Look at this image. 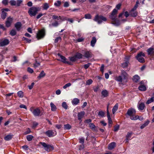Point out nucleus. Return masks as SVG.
I'll return each mask as SVG.
<instances>
[{
	"instance_id": "nucleus-1",
	"label": "nucleus",
	"mask_w": 154,
	"mask_h": 154,
	"mask_svg": "<svg viewBox=\"0 0 154 154\" xmlns=\"http://www.w3.org/2000/svg\"><path fill=\"white\" fill-rule=\"evenodd\" d=\"M117 12V10L114 9L112 11L109 17L110 19L112 20V24L116 26H118L120 25L119 21L116 18V14Z\"/></svg>"
},
{
	"instance_id": "nucleus-2",
	"label": "nucleus",
	"mask_w": 154,
	"mask_h": 154,
	"mask_svg": "<svg viewBox=\"0 0 154 154\" xmlns=\"http://www.w3.org/2000/svg\"><path fill=\"white\" fill-rule=\"evenodd\" d=\"M128 76L127 73L124 70H122L121 75L116 77L115 79L118 82H122L127 78Z\"/></svg>"
},
{
	"instance_id": "nucleus-3",
	"label": "nucleus",
	"mask_w": 154,
	"mask_h": 154,
	"mask_svg": "<svg viewBox=\"0 0 154 154\" xmlns=\"http://www.w3.org/2000/svg\"><path fill=\"white\" fill-rule=\"evenodd\" d=\"M40 10L39 8L32 7L28 11V13L31 17L34 16L36 15L38 11Z\"/></svg>"
},
{
	"instance_id": "nucleus-4",
	"label": "nucleus",
	"mask_w": 154,
	"mask_h": 154,
	"mask_svg": "<svg viewBox=\"0 0 154 154\" xmlns=\"http://www.w3.org/2000/svg\"><path fill=\"white\" fill-rule=\"evenodd\" d=\"M30 110L35 116H41L42 115L41 112L38 108L34 109L32 107L30 108Z\"/></svg>"
},
{
	"instance_id": "nucleus-5",
	"label": "nucleus",
	"mask_w": 154,
	"mask_h": 154,
	"mask_svg": "<svg viewBox=\"0 0 154 154\" xmlns=\"http://www.w3.org/2000/svg\"><path fill=\"white\" fill-rule=\"evenodd\" d=\"M107 19L106 18L102 16H99L97 15L94 20L98 23V24H100L102 23L103 21H106Z\"/></svg>"
},
{
	"instance_id": "nucleus-6",
	"label": "nucleus",
	"mask_w": 154,
	"mask_h": 154,
	"mask_svg": "<svg viewBox=\"0 0 154 154\" xmlns=\"http://www.w3.org/2000/svg\"><path fill=\"white\" fill-rule=\"evenodd\" d=\"M40 143L43 146L47 152L50 151L54 149V147L51 145L47 144L44 142H40Z\"/></svg>"
},
{
	"instance_id": "nucleus-7",
	"label": "nucleus",
	"mask_w": 154,
	"mask_h": 154,
	"mask_svg": "<svg viewBox=\"0 0 154 154\" xmlns=\"http://www.w3.org/2000/svg\"><path fill=\"white\" fill-rule=\"evenodd\" d=\"M145 56V54L142 52H140L138 53L136 56L137 59L140 62L143 63L145 62L144 59L143 57Z\"/></svg>"
},
{
	"instance_id": "nucleus-8",
	"label": "nucleus",
	"mask_w": 154,
	"mask_h": 154,
	"mask_svg": "<svg viewBox=\"0 0 154 154\" xmlns=\"http://www.w3.org/2000/svg\"><path fill=\"white\" fill-rule=\"evenodd\" d=\"M45 35V31L43 29L39 31L37 34L36 36L38 39L43 38Z\"/></svg>"
},
{
	"instance_id": "nucleus-9",
	"label": "nucleus",
	"mask_w": 154,
	"mask_h": 154,
	"mask_svg": "<svg viewBox=\"0 0 154 154\" xmlns=\"http://www.w3.org/2000/svg\"><path fill=\"white\" fill-rule=\"evenodd\" d=\"M45 134L49 137H51L55 136L57 133L56 131H53L52 130H49L45 132Z\"/></svg>"
},
{
	"instance_id": "nucleus-10",
	"label": "nucleus",
	"mask_w": 154,
	"mask_h": 154,
	"mask_svg": "<svg viewBox=\"0 0 154 154\" xmlns=\"http://www.w3.org/2000/svg\"><path fill=\"white\" fill-rule=\"evenodd\" d=\"M9 43V41L8 39H5L0 40V45L3 46L8 45Z\"/></svg>"
},
{
	"instance_id": "nucleus-11",
	"label": "nucleus",
	"mask_w": 154,
	"mask_h": 154,
	"mask_svg": "<svg viewBox=\"0 0 154 154\" xmlns=\"http://www.w3.org/2000/svg\"><path fill=\"white\" fill-rule=\"evenodd\" d=\"M13 19L12 18L10 17H8L5 22L6 26L7 27H9L12 23Z\"/></svg>"
},
{
	"instance_id": "nucleus-12",
	"label": "nucleus",
	"mask_w": 154,
	"mask_h": 154,
	"mask_svg": "<svg viewBox=\"0 0 154 154\" xmlns=\"http://www.w3.org/2000/svg\"><path fill=\"white\" fill-rule=\"evenodd\" d=\"M57 55L58 56L60 57L61 58V61L62 62H63L64 63H67L69 64H70V63L69 62L66 61V59L64 57L61 55L59 54H58Z\"/></svg>"
},
{
	"instance_id": "nucleus-13",
	"label": "nucleus",
	"mask_w": 154,
	"mask_h": 154,
	"mask_svg": "<svg viewBox=\"0 0 154 154\" xmlns=\"http://www.w3.org/2000/svg\"><path fill=\"white\" fill-rule=\"evenodd\" d=\"M136 113L135 110L133 108H131L130 109H129L127 112V114L128 115V116H132L134 114H135Z\"/></svg>"
},
{
	"instance_id": "nucleus-14",
	"label": "nucleus",
	"mask_w": 154,
	"mask_h": 154,
	"mask_svg": "<svg viewBox=\"0 0 154 154\" xmlns=\"http://www.w3.org/2000/svg\"><path fill=\"white\" fill-rule=\"evenodd\" d=\"M137 107L139 110L142 111L144 109L145 105L143 103L139 102L137 105Z\"/></svg>"
},
{
	"instance_id": "nucleus-15",
	"label": "nucleus",
	"mask_w": 154,
	"mask_h": 154,
	"mask_svg": "<svg viewBox=\"0 0 154 154\" xmlns=\"http://www.w3.org/2000/svg\"><path fill=\"white\" fill-rule=\"evenodd\" d=\"M84 54V57L87 58L92 57V54L90 51H85Z\"/></svg>"
},
{
	"instance_id": "nucleus-16",
	"label": "nucleus",
	"mask_w": 154,
	"mask_h": 154,
	"mask_svg": "<svg viewBox=\"0 0 154 154\" xmlns=\"http://www.w3.org/2000/svg\"><path fill=\"white\" fill-rule=\"evenodd\" d=\"M109 103L108 105L107 106V116L108 118V122L109 124H112V121L110 117L109 113L108 111V106L109 105Z\"/></svg>"
},
{
	"instance_id": "nucleus-17",
	"label": "nucleus",
	"mask_w": 154,
	"mask_h": 154,
	"mask_svg": "<svg viewBox=\"0 0 154 154\" xmlns=\"http://www.w3.org/2000/svg\"><path fill=\"white\" fill-rule=\"evenodd\" d=\"M17 31H19L21 29L22 24L21 22H17L14 25Z\"/></svg>"
},
{
	"instance_id": "nucleus-18",
	"label": "nucleus",
	"mask_w": 154,
	"mask_h": 154,
	"mask_svg": "<svg viewBox=\"0 0 154 154\" xmlns=\"http://www.w3.org/2000/svg\"><path fill=\"white\" fill-rule=\"evenodd\" d=\"M116 146V143L114 142H112L109 143L108 145V148L109 150H112L114 149Z\"/></svg>"
},
{
	"instance_id": "nucleus-19",
	"label": "nucleus",
	"mask_w": 154,
	"mask_h": 154,
	"mask_svg": "<svg viewBox=\"0 0 154 154\" xmlns=\"http://www.w3.org/2000/svg\"><path fill=\"white\" fill-rule=\"evenodd\" d=\"M42 7L43 10H47L49 8V5L48 3L45 2L43 4Z\"/></svg>"
},
{
	"instance_id": "nucleus-20",
	"label": "nucleus",
	"mask_w": 154,
	"mask_h": 154,
	"mask_svg": "<svg viewBox=\"0 0 154 154\" xmlns=\"http://www.w3.org/2000/svg\"><path fill=\"white\" fill-rule=\"evenodd\" d=\"M85 114V112L83 111H82L79 112L78 114V117L79 120H81Z\"/></svg>"
},
{
	"instance_id": "nucleus-21",
	"label": "nucleus",
	"mask_w": 154,
	"mask_h": 154,
	"mask_svg": "<svg viewBox=\"0 0 154 154\" xmlns=\"http://www.w3.org/2000/svg\"><path fill=\"white\" fill-rule=\"evenodd\" d=\"M79 102V100L77 98L73 99L72 101V103L73 105H76Z\"/></svg>"
},
{
	"instance_id": "nucleus-22",
	"label": "nucleus",
	"mask_w": 154,
	"mask_h": 154,
	"mask_svg": "<svg viewBox=\"0 0 154 154\" xmlns=\"http://www.w3.org/2000/svg\"><path fill=\"white\" fill-rule=\"evenodd\" d=\"M97 41L95 37H93L91 41V45L94 47Z\"/></svg>"
},
{
	"instance_id": "nucleus-23",
	"label": "nucleus",
	"mask_w": 154,
	"mask_h": 154,
	"mask_svg": "<svg viewBox=\"0 0 154 154\" xmlns=\"http://www.w3.org/2000/svg\"><path fill=\"white\" fill-rule=\"evenodd\" d=\"M140 79L139 76L137 75H135L133 77V80L135 82H138Z\"/></svg>"
},
{
	"instance_id": "nucleus-24",
	"label": "nucleus",
	"mask_w": 154,
	"mask_h": 154,
	"mask_svg": "<svg viewBox=\"0 0 154 154\" xmlns=\"http://www.w3.org/2000/svg\"><path fill=\"white\" fill-rule=\"evenodd\" d=\"M50 106L51 108V110L52 111H55L57 109L56 106L52 102H51L50 103Z\"/></svg>"
},
{
	"instance_id": "nucleus-25",
	"label": "nucleus",
	"mask_w": 154,
	"mask_h": 154,
	"mask_svg": "<svg viewBox=\"0 0 154 154\" xmlns=\"http://www.w3.org/2000/svg\"><path fill=\"white\" fill-rule=\"evenodd\" d=\"M118 108V103H116L112 109V112L113 114H114L116 112Z\"/></svg>"
},
{
	"instance_id": "nucleus-26",
	"label": "nucleus",
	"mask_w": 154,
	"mask_h": 154,
	"mask_svg": "<svg viewBox=\"0 0 154 154\" xmlns=\"http://www.w3.org/2000/svg\"><path fill=\"white\" fill-rule=\"evenodd\" d=\"M101 94L103 97H106L108 95V91L106 90L102 91L101 92Z\"/></svg>"
},
{
	"instance_id": "nucleus-27",
	"label": "nucleus",
	"mask_w": 154,
	"mask_h": 154,
	"mask_svg": "<svg viewBox=\"0 0 154 154\" xmlns=\"http://www.w3.org/2000/svg\"><path fill=\"white\" fill-rule=\"evenodd\" d=\"M149 121L147 120V121L145 122L141 126L140 128L142 129L144 128L146 126H147L149 123Z\"/></svg>"
},
{
	"instance_id": "nucleus-28",
	"label": "nucleus",
	"mask_w": 154,
	"mask_h": 154,
	"mask_svg": "<svg viewBox=\"0 0 154 154\" xmlns=\"http://www.w3.org/2000/svg\"><path fill=\"white\" fill-rule=\"evenodd\" d=\"M138 88L140 91H144L146 90V86L143 85H140Z\"/></svg>"
},
{
	"instance_id": "nucleus-29",
	"label": "nucleus",
	"mask_w": 154,
	"mask_h": 154,
	"mask_svg": "<svg viewBox=\"0 0 154 154\" xmlns=\"http://www.w3.org/2000/svg\"><path fill=\"white\" fill-rule=\"evenodd\" d=\"M147 52L148 53L149 55H150L154 53V49L152 48H149L147 50Z\"/></svg>"
},
{
	"instance_id": "nucleus-30",
	"label": "nucleus",
	"mask_w": 154,
	"mask_h": 154,
	"mask_svg": "<svg viewBox=\"0 0 154 154\" xmlns=\"http://www.w3.org/2000/svg\"><path fill=\"white\" fill-rule=\"evenodd\" d=\"M123 15L125 16L126 17H127L129 16V14L128 11H126L125 12V13H121L119 14V17H122Z\"/></svg>"
},
{
	"instance_id": "nucleus-31",
	"label": "nucleus",
	"mask_w": 154,
	"mask_h": 154,
	"mask_svg": "<svg viewBox=\"0 0 154 154\" xmlns=\"http://www.w3.org/2000/svg\"><path fill=\"white\" fill-rule=\"evenodd\" d=\"M130 15L132 17H135L137 15V13L136 11H133V10H131L130 13Z\"/></svg>"
},
{
	"instance_id": "nucleus-32",
	"label": "nucleus",
	"mask_w": 154,
	"mask_h": 154,
	"mask_svg": "<svg viewBox=\"0 0 154 154\" xmlns=\"http://www.w3.org/2000/svg\"><path fill=\"white\" fill-rule=\"evenodd\" d=\"M12 135H8L4 137V139L6 141L10 140L12 138Z\"/></svg>"
},
{
	"instance_id": "nucleus-33",
	"label": "nucleus",
	"mask_w": 154,
	"mask_h": 154,
	"mask_svg": "<svg viewBox=\"0 0 154 154\" xmlns=\"http://www.w3.org/2000/svg\"><path fill=\"white\" fill-rule=\"evenodd\" d=\"M17 94L18 97L20 98H23L24 96L23 93L21 91H18Z\"/></svg>"
},
{
	"instance_id": "nucleus-34",
	"label": "nucleus",
	"mask_w": 154,
	"mask_h": 154,
	"mask_svg": "<svg viewBox=\"0 0 154 154\" xmlns=\"http://www.w3.org/2000/svg\"><path fill=\"white\" fill-rule=\"evenodd\" d=\"M45 75V74L44 72V71H42L40 74L39 76H38V78L40 79L41 78L43 77Z\"/></svg>"
},
{
	"instance_id": "nucleus-35",
	"label": "nucleus",
	"mask_w": 154,
	"mask_h": 154,
	"mask_svg": "<svg viewBox=\"0 0 154 154\" xmlns=\"http://www.w3.org/2000/svg\"><path fill=\"white\" fill-rule=\"evenodd\" d=\"M75 56L76 57L77 59H81L83 57V55L79 53H77L75 55Z\"/></svg>"
},
{
	"instance_id": "nucleus-36",
	"label": "nucleus",
	"mask_w": 154,
	"mask_h": 154,
	"mask_svg": "<svg viewBox=\"0 0 154 154\" xmlns=\"http://www.w3.org/2000/svg\"><path fill=\"white\" fill-rule=\"evenodd\" d=\"M154 102V97H152L151 98L149 99L146 102L147 104H149L152 102Z\"/></svg>"
},
{
	"instance_id": "nucleus-37",
	"label": "nucleus",
	"mask_w": 154,
	"mask_h": 154,
	"mask_svg": "<svg viewBox=\"0 0 154 154\" xmlns=\"http://www.w3.org/2000/svg\"><path fill=\"white\" fill-rule=\"evenodd\" d=\"M6 15L7 13L5 12H4V11H2L1 15V18L3 19H5L6 17Z\"/></svg>"
},
{
	"instance_id": "nucleus-38",
	"label": "nucleus",
	"mask_w": 154,
	"mask_h": 154,
	"mask_svg": "<svg viewBox=\"0 0 154 154\" xmlns=\"http://www.w3.org/2000/svg\"><path fill=\"white\" fill-rule=\"evenodd\" d=\"M52 17L54 20H62V18L60 16H58L55 15H53L52 16Z\"/></svg>"
},
{
	"instance_id": "nucleus-39",
	"label": "nucleus",
	"mask_w": 154,
	"mask_h": 154,
	"mask_svg": "<svg viewBox=\"0 0 154 154\" xmlns=\"http://www.w3.org/2000/svg\"><path fill=\"white\" fill-rule=\"evenodd\" d=\"M71 128V126L68 124L64 125V129L69 130Z\"/></svg>"
},
{
	"instance_id": "nucleus-40",
	"label": "nucleus",
	"mask_w": 154,
	"mask_h": 154,
	"mask_svg": "<svg viewBox=\"0 0 154 154\" xmlns=\"http://www.w3.org/2000/svg\"><path fill=\"white\" fill-rule=\"evenodd\" d=\"M33 137L31 135H28L26 136V139L28 141L32 140Z\"/></svg>"
},
{
	"instance_id": "nucleus-41",
	"label": "nucleus",
	"mask_w": 154,
	"mask_h": 154,
	"mask_svg": "<svg viewBox=\"0 0 154 154\" xmlns=\"http://www.w3.org/2000/svg\"><path fill=\"white\" fill-rule=\"evenodd\" d=\"M61 2L60 1H57L54 3V5L57 7H59L61 4Z\"/></svg>"
},
{
	"instance_id": "nucleus-42",
	"label": "nucleus",
	"mask_w": 154,
	"mask_h": 154,
	"mask_svg": "<svg viewBox=\"0 0 154 154\" xmlns=\"http://www.w3.org/2000/svg\"><path fill=\"white\" fill-rule=\"evenodd\" d=\"M128 62H126L125 63H122V66L123 68H125L128 66Z\"/></svg>"
},
{
	"instance_id": "nucleus-43",
	"label": "nucleus",
	"mask_w": 154,
	"mask_h": 154,
	"mask_svg": "<svg viewBox=\"0 0 154 154\" xmlns=\"http://www.w3.org/2000/svg\"><path fill=\"white\" fill-rule=\"evenodd\" d=\"M10 3L12 6L16 5V1L14 0H11L10 1Z\"/></svg>"
},
{
	"instance_id": "nucleus-44",
	"label": "nucleus",
	"mask_w": 154,
	"mask_h": 154,
	"mask_svg": "<svg viewBox=\"0 0 154 154\" xmlns=\"http://www.w3.org/2000/svg\"><path fill=\"white\" fill-rule=\"evenodd\" d=\"M130 118L132 120H136L138 119V116H134L133 115L130 116Z\"/></svg>"
},
{
	"instance_id": "nucleus-45",
	"label": "nucleus",
	"mask_w": 154,
	"mask_h": 154,
	"mask_svg": "<svg viewBox=\"0 0 154 154\" xmlns=\"http://www.w3.org/2000/svg\"><path fill=\"white\" fill-rule=\"evenodd\" d=\"M10 34L12 36H14L16 34V31L14 29H13L11 31Z\"/></svg>"
},
{
	"instance_id": "nucleus-46",
	"label": "nucleus",
	"mask_w": 154,
	"mask_h": 154,
	"mask_svg": "<svg viewBox=\"0 0 154 154\" xmlns=\"http://www.w3.org/2000/svg\"><path fill=\"white\" fill-rule=\"evenodd\" d=\"M69 59L71 61L74 62L76 61L77 60V58L75 55L74 56L70 57H69Z\"/></svg>"
},
{
	"instance_id": "nucleus-47",
	"label": "nucleus",
	"mask_w": 154,
	"mask_h": 154,
	"mask_svg": "<svg viewBox=\"0 0 154 154\" xmlns=\"http://www.w3.org/2000/svg\"><path fill=\"white\" fill-rule=\"evenodd\" d=\"M93 82V81L91 79H89L86 82V85H90Z\"/></svg>"
},
{
	"instance_id": "nucleus-48",
	"label": "nucleus",
	"mask_w": 154,
	"mask_h": 154,
	"mask_svg": "<svg viewBox=\"0 0 154 154\" xmlns=\"http://www.w3.org/2000/svg\"><path fill=\"white\" fill-rule=\"evenodd\" d=\"M105 114V112L102 111H100L98 113V115L99 116H100L102 117L104 116Z\"/></svg>"
},
{
	"instance_id": "nucleus-49",
	"label": "nucleus",
	"mask_w": 154,
	"mask_h": 154,
	"mask_svg": "<svg viewBox=\"0 0 154 154\" xmlns=\"http://www.w3.org/2000/svg\"><path fill=\"white\" fill-rule=\"evenodd\" d=\"M62 107L64 108L65 109H67L68 106L67 105L65 102H63L62 103Z\"/></svg>"
},
{
	"instance_id": "nucleus-50",
	"label": "nucleus",
	"mask_w": 154,
	"mask_h": 154,
	"mask_svg": "<svg viewBox=\"0 0 154 154\" xmlns=\"http://www.w3.org/2000/svg\"><path fill=\"white\" fill-rule=\"evenodd\" d=\"M119 126L118 125H115L114 127V131L115 132L119 130Z\"/></svg>"
},
{
	"instance_id": "nucleus-51",
	"label": "nucleus",
	"mask_w": 154,
	"mask_h": 154,
	"mask_svg": "<svg viewBox=\"0 0 154 154\" xmlns=\"http://www.w3.org/2000/svg\"><path fill=\"white\" fill-rule=\"evenodd\" d=\"M89 127L91 129H94L95 127L94 125L92 123H91L89 124Z\"/></svg>"
},
{
	"instance_id": "nucleus-52",
	"label": "nucleus",
	"mask_w": 154,
	"mask_h": 154,
	"mask_svg": "<svg viewBox=\"0 0 154 154\" xmlns=\"http://www.w3.org/2000/svg\"><path fill=\"white\" fill-rule=\"evenodd\" d=\"M85 17L86 19H91V16L90 14H88L85 15Z\"/></svg>"
},
{
	"instance_id": "nucleus-53",
	"label": "nucleus",
	"mask_w": 154,
	"mask_h": 154,
	"mask_svg": "<svg viewBox=\"0 0 154 154\" xmlns=\"http://www.w3.org/2000/svg\"><path fill=\"white\" fill-rule=\"evenodd\" d=\"M59 25L58 22L57 21H55L54 23H52V25L56 27Z\"/></svg>"
},
{
	"instance_id": "nucleus-54",
	"label": "nucleus",
	"mask_w": 154,
	"mask_h": 154,
	"mask_svg": "<svg viewBox=\"0 0 154 154\" xmlns=\"http://www.w3.org/2000/svg\"><path fill=\"white\" fill-rule=\"evenodd\" d=\"M79 143L83 144L84 143L85 138L84 137H81L79 139Z\"/></svg>"
},
{
	"instance_id": "nucleus-55",
	"label": "nucleus",
	"mask_w": 154,
	"mask_h": 154,
	"mask_svg": "<svg viewBox=\"0 0 154 154\" xmlns=\"http://www.w3.org/2000/svg\"><path fill=\"white\" fill-rule=\"evenodd\" d=\"M71 85V84L69 83L65 85L63 87L64 89H66L67 87H70Z\"/></svg>"
},
{
	"instance_id": "nucleus-56",
	"label": "nucleus",
	"mask_w": 154,
	"mask_h": 154,
	"mask_svg": "<svg viewBox=\"0 0 154 154\" xmlns=\"http://www.w3.org/2000/svg\"><path fill=\"white\" fill-rule=\"evenodd\" d=\"M40 65V64L39 63L36 62L35 63L33 64V67L35 68H36L37 67H38Z\"/></svg>"
},
{
	"instance_id": "nucleus-57",
	"label": "nucleus",
	"mask_w": 154,
	"mask_h": 154,
	"mask_svg": "<svg viewBox=\"0 0 154 154\" xmlns=\"http://www.w3.org/2000/svg\"><path fill=\"white\" fill-rule=\"evenodd\" d=\"M23 1L20 0H17L16 1V5L19 6L20 4L22 3Z\"/></svg>"
},
{
	"instance_id": "nucleus-58",
	"label": "nucleus",
	"mask_w": 154,
	"mask_h": 154,
	"mask_svg": "<svg viewBox=\"0 0 154 154\" xmlns=\"http://www.w3.org/2000/svg\"><path fill=\"white\" fill-rule=\"evenodd\" d=\"M22 40H23L26 41L28 43H30L31 42V40L28 38H26L25 37H23L22 38Z\"/></svg>"
},
{
	"instance_id": "nucleus-59",
	"label": "nucleus",
	"mask_w": 154,
	"mask_h": 154,
	"mask_svg": "<svg viewBox=\"0 0 154 154\" xmlns=\"http://www.w3.org/2000/svg\"><path fill=\"white\" fill-rule=\"evenodd\" d=\"M8 0H3L2 1V3L5 5H8Z\"/></svg>"
},
{
	"instance_id": "nucleus-60",
	"label": "nucleus",
	"mask_w": 154,
	"mask_h": 154,
	"mask_svg": "<svg viewBox=\"0 0 154 154\" xmlns=\"http://www.w3.org/2000/svg\"><path fill=\"white\" fill-rule=\"evenodd\" d=\"M27 71L31 73H33V70L32 69L30 68V67L28 68Z\"/></svg>"
},
{
	"instance_id": "nucleus-61",
	"label": "nucleus",
	"mask_w": 154,
	"mask_h": 154,
	"mask_svg": "<svg viewBox=\"0 0 154 154\" xmlns=\"http://www.w3.org/2000/svg\"><path fill=\"white\" fill-rule=\"evenodd\" d=\"M69 6V4L68 2H66L64 4V6L65 7H67Z\"/></svg>"
},
{
	"instance_id": "nucleus-62",
	"label": "nucleus",
	"mask_w": 154,
	"mask_h": 154,
	"mask_svg": "<svg viewBox=\"0 0 154 154\" xmlns=\"http://www.w3.org/2000/svg\"><path fill=\"white\" fill-rule=\"evenodd\" d=\"M131 133H128L126 136V138L129 139L131 137Z\"/></svg>"
},
{
	"instance_id": "nucleus-63",
	"label": "nucleus",
	"mask_w": 154,
	"mask_h": 154,
	"mask_svg": "<svg viewBox=\"0 0 154 154\" xmlns=\"http://www.w3.org/2000/svg\"><path fill=\"white\" fill-rule=\"evenodd\" d=\"M0 29H2L3 30H6V29L4 27L3 24H0Z\"/></svg>"
},
{
	"instance_id": "nucleus-64",
	"label": "nucleus",
	"mask_w": 154,
	"mask_h": 154,
	"mask_svg": "<svg viewBox=\"0 0 154 154\" xmlns=\"http://www.w3.org/2000/svg\"><path fill=\"white\" fill-rule=\"evenodd\" d=\"M90 64V63H88L87 64H85L84 65V67L85 68V69H87L88 68V67L89 66Z\"/></svg>"
}]
</instances>
